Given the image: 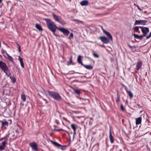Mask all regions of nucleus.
Returning <instances> with one entry per match:
<instances>
[{"label":"nucleus","mask_w":151,"mask_h":151,"mask_svg":"<svg viewBox=\"0 0 151 151\" xmlns=\"http://www.w3.org/2000/svg\"><path fill=\"white\" fill-rule=\"evenodd\" d=\"M44 20L46 22V24L48 29L53 33L54 35L57 36L55 32L56 29L58 28L56 24L50 19L45 18Z\"/></svg>","instance_id":"f257e3e1"},{"label":"nucleus","mask_w":151,"mask_h":151,"mask_svg":"<svg viewBox=\"0 0 151 151\" xmlns=\"http://www.w3.org/2000/svg\"><path fill=\"white\" fill-rule=\"evenodd\" d=\"M44 20L46 22V24L48 29L53 33L54 35L57 36L55 32L56 29L58 28L56 24L50 19L45 18Z\"/></svg>","instance_id":"f03ea898"},{"label":"nucleus","mask_w":151,"mask_h":151,"mask_svg":"<svg viewBox=\"0 0 151 151\" xmlns=\"http://www.w3.org/2000/svg\"><path fill=\"white\" fill-rule=\"evenodd\" d=\"M43 92L46 95L47 93L54 100L59 101L62 99V97L58 92L50 90L46 91L43 89Z\"/></svg>","instance_id":"7ed1b4c3"},{"label":"nucleus","mask_w":151,"mask_h":151,"mask_svg":"<svg viewBox=\"0 0 151 151\" xmlns=\"http://www.w3.org/2000/svg\"><path fill=\"white\" fill-rule=\"evenodd\" d=\"M52 15L53 19L63 25L66 24V22L61 18L59 19L58 16L54 13H52Z\"/></svg>","instance_id":"20e7f679"},{"label":"nucleus","mask_w":151,"mask_h":151,"mask_svg":"<svg viewBox=\"0 0 151 151\" xmlns=\"http://www.w3.org/2000/svg\"><path fill=\"white\" fill-rule=\"evenodd\" d=\"M0 68L4 72H5V71H10L6 63L1 60L0 61Z\"/></svg>","instance_id":"39448f33"},{"label":"nucleus","mask_w":151,"mask_h":151,"mask_svg":"<svg viewBox=\"0 0 151 151\" xmlns=\"http://www.w3.org/2000/svg\"><path fill=\"white\" fill-rule=\"evenodd\" d=\"M141 31L143 33V35L144 37H146L148 33L149 32V29L148 28L144 27H140Z\"/></svg>","instance_id":"423d86ee"},{"label":"nucleus","mask_w":151,"mask_h":151,"mask_svg":"<svg viewBox=\"0 0 151 151\" xmlns=\"http://www.w3.org/2000/svg\"><path fill=\"white\" fill-rule=\"evenodd\" d=\"M147 22V21L146 20H136L134 25H137L141 24L145 25L146 24Z\"/></svg>","instance_id":"0eeeda50"},{"label":"nucleus","mask_w":151,"mask_h":151,"mask_svg":"<svg viewBox=\"0 0 151 151\" xmlns=\"http://www.w3.org/2000/svg\"><path fill=\"white\" fill-rule=\"evenodd\" d=\"M58 29L60 32H62L63 34L65 36H68L70 33V32L68 30L63 28H58Z\"/></svg>","instance_id":"6e6552de"},{"label":"nucleus","mask_w":151,"mask_h":151,"mask_svg":"<svg viewBox=\"0 0 151 151\" xmlns=\"http://www.w3.org/2000/svg\"><path fill=\"white\" fill-rule=\"evenodd\" d=\"M29 145L31 147L33 150L35 151H37L38 145L35 142H33L30 143Z\"/></svg>","instance_id":"1a4fd4ad"},{"label":"nucleus","mask_w":151,"mask_h":151,"mask_svg":"<svg viewBox=\"0 0 151 151\" xmlns=\"http://www.w3.org/2000/svg\"><path fill=\"white\" fill-rule=\"evenodd\" d=\"M99 39H100L101 42L104 44H108L109 42V39L105 36L100 37Z\"/></svg>","instance_id":"9d476101"},{"label":"nucleus","mask_w":151,"mask_h":151,"mask_svg":"<svg viewBox=\"0 0 151 151\" xmlns=\"http://www.w3.org/2000/svg\"><path fill=\"white\" fill-rule=\"evenodd\" d=\"M7 141H4L2 143V145L0 146V151H2L4 150L7 144Z\"/></svg>","instance_id":"9b49d317"},{"label":"nucleus","mask_w":151,"mask_h":151,"mask_svg":"<svg viewBox=\"0 0 151 151\" xmlns=\"http://www.w3.org/2000/svg\"><path fill=\"white\" fill-rule=\"evenodd\" d=\"M142 65V62L140 61H138L136 66V70L138 71L141 68Z\"/></svg>","instance_id":"f8f14e48"},{"label":"nucleus","mask_w":151,"mask_h":151,"mask_svg":"<svg viewBox=\"0 0 151 151\" xmlns=\"http://www.w3.org/2000/svg\"><path fill=\"white\" fill-rule=\"evenodd\" d=\"M103 32L110 40H112V36L109 32L106 31L104 29H103Z\"/></svg>","instance_id":"ddd939ff"},{"label":"nucleus","mask_w":151,"mask_h":151,"mask_svg":"<svg viewBox=\"0 0 151 151\" xmlns=\"http://www.w3.org/2000/svg\"><path fill=\"white\" fill-rule=\"evenodd\" d=\"M109 138L111 143H113L114 142V138L112 135L111 128L109 130Z\"/></svg>","instance_id":"4468645a"},{"label":"nucleus","mask_w":151,"mask_h":151,"mask_svg":"<svg viewBox=\"0 0 151 151\" xmlns=\"http://www.w3.org/2000/svg\"><path fill=\"white\" fill-rule=\"evenodd\" d=\"M80 4L82 6H87L88 4V2L87 0H84L81 2Z\"/></svg>","instance_id":"2eb2a0df"},{"label":"nucleus","mask_w":151,"mask_h":151,"mask_svg":"<svg viewBox=\"0 0 151 151\" xmlns=\"http://www.w3.org/2000/svg\"><path fill=\"white\" fill-rule=\"evenodd\" d=\"M142 118L141 117H139L135 119L136 124L137 125L141 124L142 122Z\"/></svg>","instance_id":"dca6fc26"},{"label":"nucleus","mask_w":151,"mask_h":151,"mask_svg":"<svg viewBox=\"0 0 151 151\" xmlns=\"http://www.w3.org/2000/svg\"><path fill=\"white\" fill-rule=\"evenodd\" d=\"M19 60L20 62V64L21 67L22 68H24V64L23 61V60L22 58L20 56H19Z\"/></svg>","instance_id":"f3484780"},{"label":"nucleus","mask_w":151,"mask_h":151,"mask_svg":"<svg viewBox=\"0 0 151 151\" xmlns=\"http://www.w3.org/2000/svg\"><path fill=\"white\" fill-rule=\"evenodd\" d=\"M82 66H84L85 68L89 70H92L93 68V66H92L91 65H85L84 64H83Z\"/></svg>","instance_id":"a211bd4d"},{"label":"nucleus","mask_w":151,"mask_h":151,"mask_svg":"<svg viewBox=\"0 0 151 151\" xmlns=\"http://www.w3.org/2000/svg\"><path fill=\"white\" fill-rule=\"evenodd\" d=\"M6 54L7 56V58H6L9 61L12 62V63H14V62L13 60V58L6 52Z\"/></svg>","instance_id":"6ab92c4d"},{"label":"nucleus","mask_w":151,"mask_h":151,"mask_svg":"<svg viewBox=\"0 0 151 151\" xmlns=\"http://www.w3.org/2000/svg\"><path fill=\"white\" fill-rule=\"evenodd\" d=\"M50 141L52 144L55 146L58 147H59L61 146V145L55 141H54L50 140Z\"/></svg>","instance_id":"aec40b11"},{"label":"nucleus","mask_w":151,"mask_h":151,"mask_svg":"<svg viewBox=\"0 0 151 151\" xmlns=\"http://www.w3.org/2000/svg\"><path fill=\"white\" fill-rule=\"evenodd\" d=\"M82 56L80 55H79L78 57L77 61L79 64H81L82 65L83 64L81 61Z\"/></svg>","instance_id":"412c9836"},{"label":"nucleus","mask_w":151,"mask_h":151,"mask_svg":"<svg viewBox=\"0 0 151 151\" xmlns=\"http://www.w3.org/2000/svg\"><path fill=\"white\" fill-rule=\"evenodd\" d=\"M134 37L137 39H139L140 40H141L142 39L143 37H144L142 35L140 36L139 35H138L134 34Z\"/></svg>","instance_id":"4be33fe9"},{"label":"nucleus","mask_w":151,"mask_h":151,"mask_svg":"<svg viewBox=\"0 0 151 151\" xmlns=\"http://www.w3.org/2000/svg\"><path fill=\"white\" fill-rule=\"evenodd\" d=\"M126 91L127 93L129 95V98L130 99H132V98L133 97V93L130 91H128L126 89Z\"/></svg>","instance_id":"5701e85b"},{"label":"nucleus","mask_w":151,"mask_h":151,"mask_svg":"<svg viewBox=\"0 0 151 151\" xmlns=\"http://www.w3.org/2000/svg\"><path fill=\"white\" fill-rule=\"evenodd\" d=\"M36 28L39 30L40 31H42V30L43 29L40 25L38 24H36L35 25Z\"/></svg>","instance_id":"b1692460"},{"label":"nucleus","mask_w":151,"mask_h":151,"mask_svg":"<svg viewBox=\"0 0 151 151\" xmlns=\"http://www.w3.org/2000/svg\"><path fill=\"white\" fill-rule=\"evenodd\" d=\"M8 122L7 121H5L2 122V126L3 127H8Z\"/></svg>","instance_id":"393cba45"},{"label":"nucleus","mask_w":151,"mask_h":151,"mask_svg":"<svg viewBox=\"0 0 151 151\" xmlns=\"http://www.w3.org/2000/svg\"><path fill=\"white\" fill-rule=\"evenodd\" d=\"M21 98L24 101H25L26 100V97L24 93L21 95Z\"/></svg>","instance_id":"a878e982"},{"label":"nucleus","mask_w":151,"mask_h":151,"mask_svg":"<svg viewBox=\"0 0 151 151\" xmlns=\"http://www.w3.org/2000/svg\"><path fill=\"white\" fill-rule=\"evenodd\" d=\"M76 127L77 125L76 124H73L71 125V127L73 129V130H76Z\"/></svg>","instance_id":"bb28decb"},{"label":"nucleus","mask_w":151,"mask_h":151,"mask_svg":"<svg viewBox=\"0 0 151 151\" xmlns=\"http://www.w3.org/2000/svg\"><path fill=\"white\" fill-rule=\"evenodd\" d=\"M117 98L116 100V102H118L120 100V95L118 93H117Z\"/></svg>","instance_id":"cd10ccee"},{"label":"nucleus","mask_w":151,"mask_h":151,"mask_svg":"<svg viewBox=\"0 0 151 151\" xmlns=\"http://www.w3.org/2000/svg\"><path fill=\"white\" fill-rule=\"evenodd\" d=\"M140 26H136L134 28V32H138L139 30V28Z\"/></svg>","instance_id":"c85d7f7f"},{"label":"nucleus","mask_w":151,"mask_h":151,"mask_svg":"<svg viewBox=\"0 0 151 151\" xmlns=\"http://www.w3.org/2000/svg\"><path fill=\"white\" fill-rule=\"evenodd\" d=\"M67 147V146L65 145H64L63 146L61 145V146H60L59 147V148H60V149L63 150H65L66 149V148Z\"/></svg>","instance_id":"c756f323"},{"label":"nucleus","mask_w":151,"mask_h":151,"mask_svg":"<svg viewBox=\"0 0 151 151\" xmlns=\"http://www.w3.org/2000/svg\"><path fill=\"white\" fill-rule=\"evenodd\" d=\"M93 55L95 58H98L99 57V55L94 52H93Z\"/></svg>","instance_id":"7c9ffc66"},{"label":"nucleus","mask_w":151,"mask_h":151,"mask_svg":"<svg viewBox=\"0 0 151 151\" xmlns=\"http://www.w3.org/2000/svg\"><path fill=\"white\" fill-rule=\"evenodd\" d=\"M74 92L79 96L80 95L81 93V92L79 90L76 89L74 90Z\"/></svg>","instance_id":"2f4dec72"},{"label":"nucleus","mask_w":151,"mask_h":151,"mask_svg":"<svg viewBox=\"0 0 151 151\" xmlns=\"http://www.w3.org/2000/svg\"><path fill=\"white\" fill-rule=\"evenodd\" d=\"M4 139V141H7L8 140L7 137L6 136L5 137H4L3 138H0V141H2Z\"/></svg>","instance_id":"473e14b6"},{"label":"nucleus","mask_w":151,"mask_h":151,"mask_svg":"<svg viewBox=\"0 0 151 151\" xmlns=\"http://www.w3.org/2000/svg\"><path fill=\"white\" fill-rule=\"evenodd\" d=\"M146 39H149L151 37V32L150 33L148 36H146Z\"/></svg>","instance_id":"72a5a7b5"},{"label":"nucleus","mask_w":151,"mask_h":151,"mask_svg":"<svg viewBox=\"0 0 151 151\" xmlns=\"http://www.w3.org/2000/svg\"><path fill=\"white\" fill-rule=\"evenodd\" d=\"M73 34L72 33H71L70 34V35L68 37L69 39H71V38H73Z\"/></svg>","instance_id":"f704fd0d"},{"label":"nucleus","mask_w":151,"mask_h":151,"mask_svg":"<svg viewBox=\"0 0 151 151\" xmlns=\"http://www.w3.org/2000/svg\"><path fill=\"white\" fill-rule=\"evenodd\" d=\"M17 45L18 46V49L19 51V52H20L21 51L20 46L19 44H18L17 43Z\"/></svg>","instance_id":"c9c22d12"},{"label":"nucleus","mask_w":151,"mask_h":151,"mask_svg":"<svg viewBox=\"0 0 151 151\" xmlns=\"http://www.w3.org/2000/svg\"><path fill=\"white\" fill-rule=\"evenodd\" d=\"M120 109L122 111H124V110H125V109L124 108L123 105L122 104H121V105Z\"/></svg>","instance_id":"e433bc0d"},{"label":"nucleus","mask_w":151,"mask_h":151,"mask_svg":"<svg viewBox=\"0 0 151 151\" xmlns=\"http://www.w3.org/2000/svg\"><path fill=\"white\" fill-rule=\"evenodd\" d=\"M69 63L70 64H72V57H71L70 58H69Z\"/></svg>","instance_id":"4c0bfd02"},{"label":"nucleus","mask_w":151,"mask_h":151,"mask_svg":"<svg viewBox=\"0 0 151 151\" xmlns=\"http://www.w3.org/2000/svg\"><path fill=\"white\" fill-rule=\"evenodd\" d=\"M54 130L56 131L57 132H59V131H63V130L62 129H54Z\"/></svg>","instance_id":"58836bf2"},{"label":"nucleus","mask_w":151,"mask_h":151,"mask_svg":"<svg viewBox=\"0 0 151 151\" xmlns=\"http://www.w3.org/2000/svg\"><path fill=\"white\" fill-rule=\"evenodd\" d=\"M76 134V130H73V139L74 138L75 135Z\"/></svg>","instance_id":"ea45409f"},{"label":"nucleus","mask_w":151,"mask_h":151,"mask_svg":"<svg viewBox=\"0 0 151 151\" xmlns=\"http://www.w3.org/2000/svg\"><path fill=\"white\" fill-rule=\"evenodd\" d=\"M9 72V73H8V76L10 78H11V74L10 73V71L9 72Z\"/></svg>","instance_id":"a19ab883"},{"label":"nucleus","mask_w":151,"mask_h":151,"mask_svg":"<svg viewBox=\"0 0 151 151\" xmlns=\"http://www.w3.org/2000/svg\"><path fill=\"white\" fill-rule=\"evenodd\" d=\"M8 72V71H5V72H4V73H5L6 74V75L8 76L9 73Z\"/></svg>","instance_id":"79ce46f5"},{"label":"nucleus","mask_w":151,"mask_h":151,"mask_svg":"<svg viewBox=\"0 0 151 151\" xmlns=\"http://www.w3.org/2000/svg\"><path fill=\"white\" fill-rule=\"evenodd\" d=\"M15 131L17 133H19V131L18 129H15Z\"/></svg>","instance_id":"37998d69"},{"label":"nucleus","mask_w":151,"mask_h":151,"mask_svg":"<svg viewBox=\"0 0 151 151\" xmlns=\"http://www.w3.org/2000/svg\"><path fill=\"white\" fill-rule=\"evenodd\" d=\"M137 7L138 9L139 10V11L142 10V9H141L139 7V6H137Z\"/></svg>","instance_id":"c03bdc74"},{"label":"nucleus","mask_w":151,"mask_h":151,"mask_svg":"<svg viewBox=\"0 0 151 151\" xmlns=\"http://www.w3.org/2000/svg\"><path fill=\"white\" fill-rule=\"evenodd\" d=\"M55 122L56 123L58 124H59V121L57 120H56L55 121Z\"/></svg>","instance_id":"a18cd8bd"},{"label":"nucleus","mask_w":151,"mask_h":151,"mask_svg":"<svg viewBox=\"0 0 151 151\" xmlns=\"http://www.w3.org/2000/svg\"><path fill=\"white\" fill-rule=\"evenodd\" d=\"M63 119L64 120H65V121H67V119L65 118V117H63Z\"/></svg>","instance_id":"49530a36"},{"label":"nucleus","mask_w":151,"mask_h":151,"mask_svg":"<svg viewBox=\"0 0 151 151\" xmlns=\"http://www.w3.org/2000/svg\"><path fill=\"white\" fill-rule=\"evenodd\" d=\"M13 82H14V83L15 82L16 79L15 78H14L13 79Z\"/></svg>","instance_id":"de8ad7c7"},{"label":"nucleus","mask_w":151,"mask_h":151,"mask_svg":"<svg viewBox=\"0 0 151 151\" xmlns=\"http://www.w3.org/2000/svg\"><path fill=\"white\" fill-rule=\"evenodd\" d=\"M128 46L130 48H132V47L131 46H130V45H128Z\"/></svg>","instance_id":"09e8293b"},{"label":"nucleus","mask_w":151,"mask_h":151,"mask_svg":"<svg viewBox=\"0 0 151 151\" xmlns=\"http://www.w3.org/2000/svg\"><path fill=\"white\" fill-rule=\"evenodd\" d=\"M74 21H78V20H77V19H73V20Z\"/></svg>","instance_id":"8fccbe9b"},{"label":"nucleus","mask_w":151,"mask_h":151,"mask_svg":"<svg viewBox=\"0 0 151 151\" xmlns=\"http://www.w3.org/2000/svg\"><path fill=\"white\" fill-rule=\"evenodd\" d=\"M3 1V0H0V4L2 3Z\"/></svg>","instance_id":"3c124183"},{"label":"nucleus","mask_w":151,"mask_h":151,"mask_svg":"<svg viewBox=\"0 0 151 151\" xmlns=\"http://www.w3.org/2000/svg\"><path fill=\"white\" fill-rule=\"evenodd\" d=\"M134 6H136L137 7V6H138L136 4H135V3H134Z\"/></svg>","instance_id":"603ef678"},{"label":"nucleus","mask_w":151,"mask_h":151,"mask_svg":"<svg viewBox=\"0 0 151 151\" xmlns=\"http://www.w3.org/2000/svg\"><path fill=\"white\" fill-rule=\"evenodd\" d=\"M43 99L44 101H46V99Z\"/></svg>","instance_id":"864d4df0"},{"label":"nucleus","mask_w":151,"mask_h":151,"mask_svg":"<svg viewBox=\"0 0 151 151\" xmlns=\"http://www.w3.org/2000/svg\"><path fill=\"white\" fill-rule=\"evenodd\" d=\"M101 27V28H102V30H103V29H103V27Z\"/></svg>","instance_id":"5fc2aeb1"},{"label":"nucleus","mask_w":151,"mask_h":151,"mask_svg":"<svg viewBox=\"0 0 151 151\" xmlns=\"http://www.w3.org/2000/svg\"><path fill=\"white\" fill-rule=\"evenodd\" d=\"M54 127H57L55 125L54 126Z\"/></svg>","instance_id":"6e6d98bb"},{"label":"nucleus","mask_w":151,"mask_h":151,"mask_svg":"<svg viewBox=\"0 0 151 151\" xmlns=\"http://www.w3.org/2000/svg\"><path fill=\"white\" fill-rule=\"evenodd\" d=\"M138 33H140V32H139V31H138Z\"/></svg>","instance_id":"4d7b16f0"},{"label":"nucleus","mask_w":151,"mask_h":151,"mask_svg":"<svg viewBox=\"0 0 151 151\" xmlns=\"http://www.w3.org/2000/svg\"><path fill=\"white\" fill-rule=\"evenodd\" d=\"M69 1H71V0H68Z\"/></svg>","instance_id":"13d9d810"},{"label":"nucleus","mask_w":151,"mask_h":151,"mask_svg":"<svg viewBox=\"0 0 151 151\" xmlns=\"http://www.w3.org/2000/svg\"><path fill=\"white\" fill-rule=\"evenodd\" d=\"M4 57H5V58H6V57H5V56H4Z\"/></svg>","instance_id":"bf43d9fd"},{"label":"nucleus","mask_w":151,"mask_h":151,"mask_svg":"<svg viewBox=\"0 0 151 151\" xmlns=\"http://www.w3.org/2000/svg\"><path fill=\"white\" fill-rule=\"evenodd\" d=\"M4 57H5V58H6V57H5V56H4Z\"/></svg>","instance_id":"052dcab7"}]
</instances>
